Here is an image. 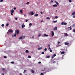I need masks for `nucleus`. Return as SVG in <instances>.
Returning <instances> with one entry per match:
<instances>
[{
	"label": "nucleus",
	"instance_id": "nucleus-59",
	"mask_svg": "<svg viewBox=\"0 0 75 75\" xmlns=\"http://www.w3.org/2000/svg\"><path fill=\"white\" fill-rule=\"evenodd\" d=\"M40 13L41 14H42V12H41Z\"/></svg>",
	"mask_w": 75,
	"mask_h": 75
},
{
	"label": "nucleus",
	"instance_id": "nucleus-12",
	"mask_svg": "<svg viewBox=\"0 0 75 75\" xmlns=\"http://www.w3.org/2000/svg\"><path fill=\"white\" fill-rule=\"evenodd\" d=\"M61 54H65V52H61Z\"/></svg>",
	"mask_w": 75,
	"mask_h": 75
},
{
	"label": "nucleus",
	"instance_id": "nucleus-43",
	"mask_svg": "<svg viewBox=\"0 0 75 75\" xmlns=\"http://www.w3.org/2000/svg\"><path fill=\"white\" fill-rule=\"evenodd\" d=\"M44 54V52H42V54Z\"/></svg>",
	"mask_w": 75,
	"mask_h": 75
},
{
	"label": "nucleus",
	"instance_id": "nucleus-11",
	"mask_svg": "<svg viewBox=\"0 0 75 75\" xmlns=\"http://www.w3.org/2000/svg\"><path fill=\"white\" fill-rule=\"evenodd\" d=\"M65 45H69V43L65 42Z\"/></svg>",
	"mask_w": 75,
	"mask_h": 75
},
{
	"label": "nucleus",
	"instance_id": "nucleus-36",
	"mask_svg": "<svg viewBox=\"0 0 75 75\" xmlns=\"http://www.w3.org/2000/svg\"><path fill=\"white\" fill-rule=\"evenodd\" d=\"M1 26H2V27H4V25L2 24L1 25Z\"/></svg>",
	"mask_w": 75,
	"mask_h": 75
},
{
	"label": "nucleus",
	"instance_id": "nucleus-29",
	"mask_svg": "<svg viewBox=\"0 0 75 75\" xmlns=\"http://www.w3.org/2000/svg\"><path fill=\"white\" fill-rule=\"evenodd\" d=\"M47 49L46 48H45V49L44 50L45 51H47Z\"/></svg>",
	"mask_w": 75,
	"mask_h": 75
},
{
	"label": "nucleus",
	"instance_id": "nucleus-62",
	"mask_svg": "<svg viewBox=\"0 0 75 75\" xmlns=\"http://www.w3.org/2000/svg\"><path fill=\"white\" fill-rule=\"evenodd\" d=\"M2 75H4V73H2Z\"/></svg>",
	"mask_w": 75,
	"mask_h": 75
},
{
	"label": "nucleus",
	"instance_id": "nucleus-44",
	"mask_svg": "<svg viewBox=\"0 0 75 75\" xmlns=\"http://www.w3.org/2000/svg\"><path fill=\"white\" fill-rule=\"evenodd\" d=\"M14 62H11V64H14Z\"/></svg>",
	"mask_w": 75,
	"mask_h": 75
},
{
	"label": "nucleus",
	"instance_id": "nucleus-50",
	"mask_svg": "<svg viewBox=\"0 0 75 75\" xmlns=\"http://www.w3.org/2000/svg\"><path fill=\"white\" fill-rule=\"evenodd\" d=\"M51 3H53V1L51 0Z\"/></svg>",
	"mask_w": 75,
	"mask_h": 75
},
{
	"label": "nucleus",
	"instance_id": "nucleus-35",
	"mask_svg": "<svg viewBox=\"0 0 75 75\" xmlns=\"http://www.w3.org/2000/svg\"><path fill=\"white\" fill-rule=\"evenodd\" d=\"M8 25H9V24L8 23H7L6 25V27H7V26H8Z\"/></svg>",
	"mask_w": 75,
	"mask_h": 75
},
{
	"label": "nucleus",
	"instance_id": "nucleus-5",
	"mask_svg": "<svg viewBox=\"0 0 75 75\" xmlns=\"http://www.w3.org/2000/svg\"><path fill=\"white\" fill-rule=\"evenodd\" d=\"M16 32L17 34H19V33H20V30H16Z\"/></svg>",
	"mask_w": 75,
	"mask_h": 75
},
{
	"label": "nucleus",
	"instance_id": "nucleus-18",
	"mask_svg": "<svg viewBox=\"0 0 75 75\" xmlns=\"http://www.w3.org/2000/svg\"><path fill=\"white\" fill-rule=\"evenodd\" d=\"M31 72H32V73H34V71L33 70H31Z\"/></svg>",
	"mask_w": 75,
	"mask_h": 75
},
{
	"label": "nucleus",
	"instance_id": "nucleus-6",
	"mask_svg": "<svg viewBox=\"0 0 75 75\" xmlns=\"http://www.w3.org/2000/svg\"><path fill=\"white\" fill-rule=\"evenodd\" d=\"M72 15L73 16H74V15H75V11H74L72 13Z\"/></svg>",
	"mask_w": 75,
	"mask_h": 75
},
{
	"label": "nucleus",
	"instance_id": "nucleus-14",
	"mask_svg": "<svg viewBox=\"0 0 75 75\" xmlns=\"http://www.w3.org/2000/svg\"><path fill=\"white\" fill-rule=\"evenodd\" d=\"M38 16V14L36 13V14H35V17H37V16Z\"/></svg>",
	"mask_w": 75,
	"mask_h": 75
},
{
	"label": "nucleus",
	"instance_id": "nucleus-64",
	"mask_svg": "<svg viewBox=\"0 0 75 75\" xmlns=\"http://www.w3.org/2000/svg\"><path fill=\"white\" fill-rule=\"evenodd\" d=\"M44 71V70H42L41 71Z\"/></svg>",
	"mask_w": 75,
	"mask_h": 75
},
{
	"label": "nucleus",
	"instance_id": "nucleus-2",
	"mask_svg": "<svg viewBox=\"0 0 75 75\" xmlns=\"http://www.w3.org/2000/svg\"><path fill=\"white\" fill-rule=\"evenodd\" d=\"M13 30H9L8 31V33H13Z\"/></svg>",
	"mask_w": 75,
	"mask_h": 75
},
{
	"label": "nucleus",
	"instance_id": "nucleus-56",
	"mask_svg": "<svg viewBox=\"0 0 75 75\" xmlns=\"http://www.w3.org/2000/svg\"><path fill=\"white\" fill-rule=\"evenodd\" d=\"M49 71H50V70L49 69L47 71V72H49Z\"/></svg>",
	"mask_w": 75,
	"mask_h": 75
},
{
	"label": "nucleus",
	"instance_id": "nucleus-27",
	"mask_svg": "<svg viewBox=\"0 0 75 75\" xmlns=\"http://www.w3.org/2000/svg\"><path fill=\"white\" fill-rule=\"evenodd\" d=\"M23 39V37H20V38H19V39Z\"/></svg>",
	"mask_w": 75,
	"mask_h": 75
},
{
	"label": "nucleus",
	"instance_id": "nucleus-51",
	"mask_svg": "<svg viewBox=\"0 0 75 75\" xmlns=\"http://www.w3.org/2000/svg\"><path fill=\"white\" fill-rule=\"evenodd\" d=\"M14 35V36H15V37H16V36L17 35H16V34H15Z\"/></svg>",
	"mask_w": 75,
	"mask_h": 75
},
{
	"label": "nucleus",
	"instance_id": "nucleus-54",
	"mask_svg": "<svg viewBox=\"0 0 75 75\" xmlns=\"http://www.w3.org/2000/svg\"><path fill=\"white\" fill-rule=\"evenodd\" d=\"M11 16H13V13H11Z\"/></svg>",
	"mask_w": 75,
	"mask_h": 75
},
{
	"label": "nucleus",
	"instance_id": "nucleus-28",
	"mask_svg": "<svg viewBox=\"0 0 75 75\" xmlns=\"http://www.w3.org/2000/svg\"><path fill=\"white\" fill-rule=\"evenodd\" d=\"M57 21H54V23H57Z\"/></svg>",
	"mask_w": 75,
	"mask_h": 75
},
{
	"label": "nucleus",
	"instance_id": "nucleus-17",
	"mask_svg": "<svg viewBox=\"0 0 75 75\" xmlns=\"http://www.w3.org/2000/svg\"><path fill=\"white\" fill-rule=\"evenodd\" d=\"M42 47H39L38 48V50H42Z\"/></svg>",
	"mask_w": 75,
	"mask_h": 75
},
{
	"label": "nucleus",
	"instance_id": "nucleus-10",
	"mask_svg": "<svg viewBox=\"0 0 75 75\" xmlns=\"http://www.w3.org/2000/svg\"><path fill=\"white\" fill-rule=\"evenodd\" d=\"M25 52L26 53H29V51L28 50H25Z\"/></svg>",
	"mask_w": 75,
	"mask_h": 75
},
{
	"label": "nucleus",
	"instance_id": "nucleus-25",
	"mask_svg": "<svg viewBox=\"0 0 75 75\" xmlns=\"http://www.w3.org/2000/svg\"><path fill=\"white\" fill-rule=\"evenodd\" d=\"M47 20H50V17H47Z\"/></svg>",
	"mask_w": 75,
	"mask_h": 75
},
{
	"label": "nucleus",
	"instance_id": "nucleus-63",
	"mask_svg": "<svg viewBox=\"0 0 75 75\" xmlns=\"http://www.w3.org/2000/svg\"><path fill=\"white\" fill-rule=\"evenodd\" d=\"M49 46H50V45H48V47H49Z\"/></svg>",
	"mask_w": 75,
	"mask_h": 75
},
{
	"label": "nucleus",
	"instance_id": "nucleus-7",
	"mask_svg": "<svg viewBox=\"0 0 75 75\" xmlns=\"http://www.w3.org/2000/svg\"><path fill=\"white\" fill-rule=\"evenodd\" d=\"M48 35L46 34H45L43 35L44 37H48Z\"/></svg>",
	"mask_w": 75,
	"mask_h": 75
},
{
	"label": "nucleus",
	"instance_id": "nucleus-20",
	"mask_svg": "<svg viewBox=\"0 0 75 75\" xmlns=\"http://www.w3.org/2000/svg\"><path fill=\"white\" fill-rule=\"evenodd\" d=\"M50 58V56H47L46 57L47 58Z\"/></svg>",
	"mask_w": 75,
	"mask_h": 75
},
{
	"label": "nucleus",
	"instance_id": "nucleus-22",
	"mask_svg": "<svg viewBox=\"0 0 75 75\" xmlns=\"http://www.w3.org/2000/svg\"><path fill=\"white\" fill-rule=\"evenodd\" d=\"M23 39H24V38H25V36H24L22 37Z\"/></svg>",
	"mask_w": 75,
	"mask_h": 75
},
{
	"label": "nucleus",
	"instance_id": "nucleus-8",
	"mask_svg": "<svg viewBox=\"0 0 75 75\" xmlns=\"http://www.w3.org/2000/svg\"><path fill=\"white\" fill-rule=\"evenodd\" d=\"M11 13H13L14 12V10L12 9L11 10Z\"/></svg>",
	"mask_w": 75,
	"mask_h": 75
},
{
	"label": "nucleus",
	"instance_id": "nucleus-21",
	"mask_svg": "<svg viewBox=\"0 0 75 75\" xmlns=\"http://www.w3.org/2000/svg\"><path fill=\"white\" fill-rule=\"evenodd\" d=\"M20 12H21V13L22 14H23V10H20Z\"/></svg>",
	"mask_w": 75,
	"mask_h": 75
},
{
	"label": "nucleus",
	"instance_id": "nucleus-33",
	"mask_svg": "<svg viewBox=\"0 0 75 75\" xmlns=\"http://www.w3.org/2000/svg\"><path fill=\"white\" fill-rule=\"evenodd\" d=\"M55 18H58V16H56L55 17Z\"/></svg>",
	"mask_w": 75,
	"mask_h": 75
},
{
	"label": "nucleus",
	"instance_id": "nucleus-61",
	"mask_svg": "<svg viewBox=\"0 0 75 75\" xmlns=\"http://www.w3.org/2000/svg\"><path fill=\"white\" fill-rule=\"evenodd\" d=\"M62 46L61 45H59V47H62Z\"/></svg>",
	"mask_w": 75,
	"mask_h": 75
},
{
	"label": "nucleus",
	"instance_id": "nucleus-49",
	"mask_svg": "<svg viewBox=\"0 0 75 75\" xmlns=\"http://www.w3.org/2000/svg\"><path fill=\"white\" fill-rule=\"evenodd\" d=\"M60 43V42L59 41L58 42H57V44H59Z\"/></svg>",
	"mask_w": 75,
	"mask_h": 75
},
{
	"label": "nucleus",
	"instance_id": "nucleus-53",
	"mask_svg": "<svg viewBox=\"0 0 75 75\" xmlns=\"http://www.w3.org/2000/svg\"><path fill=\"white\" fill-rule=\"evenodd\" d=\"M13 9H14V10H16V8H13Z\"/></svg>",
	"mask_w": 75,
	"mask_h": 75
},
{
	"label": "nucleus",
	"instance_id": "nucleus-46",
	"mask_svg": "<svg viewBox=\"0 0 75 75\" xmlns=\"http://www.w3.org/2000/svg\"><path fill=\"white\" fill-rule=\"evenodd\" d=\"M41 62H38V64H41Z\"/></svg>",
	"mask_w": 75,
	"mask_h": 75
},
{
	"label": "nucleus",
	"instance_id": "nucleus-41",
	"mask_svg": "<svg viewBox=\"0 0 75 75\" xmlns=\"http://www.w3.org/2000/svg\"><path fill=\"white\" fill-rule=\"evenodd\" d=\"M73 18H75V15H74L73 16Z\"/></svg>",
	"mask_w": 75,
	"mask_h": 75
},
{
	"label": "nucleus",
	"instance_id": "nucleus-19",
	"mask_svg": "<svg viewBox=\"0 0 75 75\" xmlns=\"http://www.w3.org/2000/svg\"><path fill=\"white\" fill-rule=\"evenodd\" d=\"M31 14L32 15H34V12H31Z\"/></svg>",
	"mask_w": 75,
	"mask_h": 75
},
{
	"label": "nucleus",
	"instance_id": "nucleus-37",
	"mask_svg": "<svg viewBox=\"0 0 75 75\" xmlns=\"http://www.w3.org/2000/svg\"><path fill=\"white\" fill-rule=\"evenodd\" d=\"M40 75H44V74H43V73H41L40 74Z\"/></svg>",
	"mask_w": 75,
	"mask_h": 75
},
{
	"label": "nucleus",
	"instance_id": "nucleus-24",
	"mask_svg": "<svg viewBox=\"0 0 75 75\" xmlns=\"http://www.w3.org/2000/svg\"><path fill=\"white\" fill-rule=\"evenodd\" d=\"M28 58H31V56H28Z\"/></svg>",
	"mask_w": 75,
	"mask_h": 75
},
{
	"label": "nucleus",
	"instance_id": "nucleus-26",
	"mask_svg": "<svg viewBox=\"0 0 75 75\" xmlns=\"http://www.w3.org/2000/svg\"><path fill=\"white\" fill-rule=\"evenodd\" d=\"M65 37H67V36H68V34L67 33H65Z\"/></svg>",
	"mask_w": 75,
	"mask_h": 75
},
{
	"label": "nucleus",
	"instance_id": "nucleus-39",
	"mask_svg": "<svg viewBox=\"0 0 75 75\" xmlns=\"http://www.w3.org/2000/svg\"><path fill=\"white\" fill-rule=\"evenodd\" d=\"M56 54H54V55H53V56L54 57H55V56H56Z\"/></svg>",
	"mask_w": 75,
	"mask_h": 75
},
{
	"label": "nucleus",
	"instance_id": "nucleus-38",
	"mask_svg": "<svg viewBox=\"0 0 75 75\" xmlns=\"http://www.w3.org/2000/svg\"><path fill=\"white\" fill-rule=\"evenodd\" d=\"M4 58H7V57L6 56H4Z\"/></svg>",
	"mask_w": 75,
	"mask_h": 75
},
{
	"label": "nucleus",
	"instance_id": "nucleus-4",
	"mask_svg": "<svg viewBox=\"0 0 75 75\" xmlns=\"http://www.w3.org/2000/svg\"><path fill=\"white\" fill-rule=\"evenodd\" d=\"M52 34V36H54V31H52L51 32Z\"/></svg>",
	"mask_w": 75,
	"mask_h": 75
},
{
	"label": "nucleus",
	"instance_id": "nucleus-47",
	"mask_svg": "<svg viewBox=\"0 0 75 75\" xmlns=\"http://www.w3.org/2000/svg\"><path fill=\"white\" fill-rule=\"evenodd\" d=\"M30 25H32V24L31 23H30L29 24Z\"/></svg>",
	"mask_w": 75,
	"mask_h": 75
},
{
	"label": "nucleus",
	"instance_id": "nucleus-3",
	"mask_svg": "<svg viewBox=\"0 0 75 75\" xmlns=\"http://www.w3.org/2000/svg\"><path fill=\"white\" fill-rule=\"evenodd\" d=\"M72 29V28H71V27H68V30H71Z\"/></svg>",
	"mask_w": 75,
	"mask_h": 75
},
{
	"label": "nucleus",
	"instance_id": "nucleus-13",
	"mask_svg": "<svg viewBox=\"0 0 75 75\" xmlns=\"http://www.w3.org/2000/svg\"><path fill=\"white\" fill-rule=\"evenodd\" d=\"M55 3H56V4L58 6V5H59V3H58V2H57V1H55Z\"/></svg>",
	"mask_w": 75,
	"mask_h": 75
},
{
	"label": "nucleus",
	"instance_id": "nucleus-32",
	"mask_svg": "<svg viewBox=\"0 0 75 75\" xmlns=\"http://www.w3.org/2000/svg\"><path fill=\"white\" fill-rule=\"evenodd\" d=\"M73 32H74V33H75V29H73Z\"/></svg>",
	"mask_w": 75,
	"mask_h": 75
},
{
	"label": "nucleus",
	"instance_id": "nucleus-57",
	"mask_svg": "<svg viewBox=\"0 0 75 75\" xmlns=\"http://www.w3.org/2000/svg\"><path fill=\"white\" fill-rule=\"evenodd\" d=\"M26 72V70H24V72Z\"/></svg>",
	"mask_w": 75,
	"mask_h": 75
},
{
	"label": "nucleus",
	"instance_id": "nucleus-31",
	"mask_svg": "<svg viewBox=\"0 0 75 75\" xmlns=\"http://www.w3.org/2000/svg\"><path fill=\"white\" fill-rule=\"evenodd\" d=\"M69 3H71L72 2V1H71V0H69Z\"/></svg>",
	"mask_w": 75,
	"mask_h": 75
},
{
	"label": "nucleus",
	"instance_id": "nucleus-48",
	"mask_svg": "<svg viewBox=\"0 0 75 75\" xmlns=\"http://www.w3.org/2000/svg\"><path fill=\"white\" fill-rule=\"evenodd\" d=\"M27 4H29V2H27L26 3Z\"/></svg>",
	"mask_w": 75,
	"mask_h": 75
},
{
	"label": "nucleus",
	"instance_id": "nucleus-1",
	"mask_svg": "<svg viewBox=\"0 0 75 75\" xmlns=\"http://www.w3.org/2000/svg\"><path fill=\"white\" fill-rule=\"evenodd\" d=\"M61 24L62 25H67V23H64V22H62L61 23Z\"/></svg>",
	"mask_w": 75,
	"mask_h": 75
},
{
	"label": "nucleus",
	"instance_id": "nucleus-16",
	"mask_svg": "<svg viewBox=\"0 0 75 75\" xmlns=\"http://www.w3.org/2000/svg\"><path fill=\"white\" fill-rule=\"evenodd\" d=\"M53 7H57V5L56 4L53 5Z\"/></svg>",
	"mask_w": 75,
	"mask_h": 75
},
{
	"label": "nucleus",
	"instance_id": "nucleus-9",
	"mask_svg": "<svg viewBox=\"0 0 75 75\" xmlns=\"http://www.w3.org/2000/svg\"><path fill=\"white\" fill-rule=\"evenodd\" d=\"M57 28H58L57 27H55L53 29L54 30H57Z\"/></svg>",
	"mask_w": 75,
	"mask_h": 75
},
{
	"label": "nucleus",
	"instance_id": "nucleus-40",
	"mask_svg": "<svg viewBox=\"0 0 75 75\" xmlns=\"http://www.w3.org/2000/svg\"><path fill=\"white\" fill-rule=\"evenodd\" d=\"M3 0H1L0 2H3Z\"/></svg>",
	"mask_w": 75,
	"mask_h": 75
},
{
	"label": "nucleus",
	"instance_id": "nucleus-52",
	"mask_svg": "<svg viewBox=\"0 0 75 75\" xmlns=\"http://www.w3.org/2000/svg\"><path fill=\"white\" fill-rule=\"evenodd\" d=\"M27 21H28V20H25V22H27Z\"/></svg>",
	"mask_w": 75,
	"mask_h": 75
},
{
	"label": "nucleus",
	"instance_id": "nucleus-55",
	"mask_svg": "<svg viewBox=\"0 0 75 75\" xmlns=\"http://www.w3.org/2000/svg\"><path fill=\"white\" fill-rule=\"evenodd\" d=\"M50 49H51V48H50V46L49 48V49L50 50Z\"/></svg>",
	"mask_w": 75,
	"mask_h": 75
},
{
	"label": "nucleus",
	"instance_id": "nucleus-58",
	"mask_svg": "<svg viewBox=\"0 0 75 75\" xmlns=\"http://www.w3.org/2000/svg\"><path fill=\"white\" fill-rule=\"evenodd\" d=\"M4 69L3 68V69H2V71H4Z\"/></svg>",
	"mask_w": 75,
	"mask_h": 75
},
{
	"label": "nucleus",
	"instance_id": "nucleus-45",
	"mask_svg": "<svg viewBox=\"0 0 75 75\" xmlns=\"http://www.w3.org/2000/svg\"><path fill=\"white\" fill-rule=\"evenodd\" d=\"M15 20H18V18H16Z\"/></svg>",
	"mask_w": 75,
	"mask_h": 75
},
{
	"label": "nucleus",
	"instance_id": "nucleus-23",
	"mask_svg": "<svg viewBox=\"0 0 75 75\" xmlns=\"http://www.w3.org/2000/svg\"><path fill=\"white\" fill-rule=\"evenodd\" d=\"M41 34H39V35H38V37H40V36H41Z\"/></svg>",
	"mask_w": 75,
	"mask_h": 75
},
{
	"label": "nucleus",
	"instance_id": "nucleus-34",
	"mask_svg": "<svg viewBox=\"0 0 75 75\" xmlns=\"http://www.w3.org/2000/svg\"><path fill=\"white\" fill-rule=\"evenodd\" d=\"M50 52H52V50H50Z\"/></svg>",
	"mask_w": 75,
	"mask_h": 75
},
{
	"label": "nucleus",
	"instance_id": "nucleus-15",
	"mask_svg": "<svg viewBox=\"0 0 75 75\" xmlns=\"http://www.w3.org/2000/svg\"><path fill=\"white\" fill-rule=\"evenodd\" d=\"M25 27V25L23 24L22 25V28H24V27Z\"/></svg>",
	"mask_w": 75,
	"mask_h": 75
},
{
	"label": "nucleus",
	"instance_id": "nucleus-60",
	"mask_svg": "<svg viewBox=\"0 0 75 75\" xmlns=\"http://www.w3.org/2000/svg\"><path fill=\"white\" fill-rule=\"evenodd\" d=\"M20 75H22V74L21 73H20Z\"/></svg>",
	"mask_w": 75,
	"mask_h": 75
},
{
	"label": "nucleus",
	"instance_id": "nucleus-42",
	"mask_svg": "<svg viewBox=\"0 0 75 75\" xmlns=\"http://www.w3.org/2000/svg\"><path fill=\"white\" fill-rule=\"evenodd\" d=\"M52 59H53V58H54V56H52Z\"/></svg>",
	"mask_w": 75,
	"mask_h": 75
},
{
	"label": "nucleus",
	"instance_id": "nucleus-30",
	"mask_svg": "<svg viewBox=\"0 0 75 75\" xmlns=\"http://www.w3.org/2000/svg\"><path fill=\"white\" fill-rule=\"evenodd\" d=\"M56 62H55V61H53V64H55V63H56Z\"/></svg>",
	"mask_w": 75,
	"mask_h": 75
}]
</instances>
